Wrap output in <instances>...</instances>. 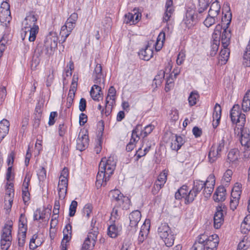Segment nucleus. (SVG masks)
I'll return each mask as SVG.
<instances>
[{
    "instance_id": "obj_60",
    "label": "nucleus",
    "mask_w": 250,
    "mask_h": 250,
    "mask_svg": "<svg viewBox=\"0 0 250 250\" xmlns=\"http://www.w3.org/2000/svg\"><path fill=\"white\" fill-rule=\"evenodd\" d=\"M203 188H204V189H203V193L205 197H206V198H208V197H210V196L211 195V194L212 193L213 189H214L212 188H210V187L206 188V187H204Z\"/></svg>"
},
{
    "instance_id": "obj_47",
    "label": "nucleus",
    "mask_w": 250,
    "mask_h": 250,
    "mask_svg": "<svg viewBox=\"0 0 250 250\" xmlns=\"http://www.w3.org/2000/svg\"><path fill=\"white\" fill-rule=\"evenodd\" d=\"M45 213L42 212L40 209H37L34 214V220H39L45 218Z\"/></svg>"
},
{
    "instance_id": "obj_50",
    "label": "nucleus",
    "mask_w": 250,
    "mask_h": 250,
    "mask_svg": "<svg viewBox=\"0 0 250 250\" xmlns=\"http://www.w3.org/2000/svg\"><path fill=\"white\" fill-rule=\"evenodd\" d=\"M92 210V206L90 204H87L85 205L83 209V212L87 218L90 216Z\"/></svg>"
},
{
    "instance_id": "obj_4",
    "label": "nucleus",
    "mask_w": 250,
    "mask_h": 250,
    "mask_svg": "<svg viewBox=\"0 0 250 250\" xmlns=\"http://www.w3.org/2000/svg\"><path fill=\"white\" fill-rule=\"evenodd\" d=\"M12 224H5L1 234L0 248L2 250H8L11 244Z\"/></svg>"
},
{
    "instance_id": "obj_57",
    "label": "nucleus",
    "mask_w": 250,
    "mask_h": 250,
    "mask_svg": "<svg viewBox=\"0 0 250 250\" xmlns=\"http://www.w3.org/2000/svg\"><path fill=\"white\" fill-rule=\"evenodd\" d=\"M232 175V171L230 169H228L224 173L223 178L226 182H229L231 180V177Z\"/></svg>"
},
{
    "instance_id": "obj_22",
    "label": "nucleus",
    "mask_w": 250,
    "mask_h": 250,
    "mask_svg": "<svg viewBox=\"0 0 250 250\" xmlns=\"http://www.w3.org/2000/svg\"><path fill=\"white\" fill-rule=\"evenodd\" d=\"M101 84L100 85L97 83H95V84L91 87L90 94L93 100L97 101H99V99L101 97L100 93L101 92Z\"/></svg>"
},
{
    "instance_id": "obj_55",
    "label": "nucleus",
    "mask_w": 250,
    "mask_h": 250,
    "mask_svg": "<svg viewBox=\"0 0 250 250\" xmlns=\"http://www.w3.org/2000/svg\"><path fill=\"white\" fill-rule=\"evenodd\" d=\"M174 11H172L170 9H168L167 10H166L165 12L164 17H163V21L164 22H167L171 17V15L173 14Z\"/></svg>"
},
{
    "instance_id": "obj_64",
    "label": "nucleus",
    "mask_w": 250,
    "mask_h": 250,
    "mask_svg": "<svg viewBox=\"0 0 250 250\" xmlns=\"http://www.w3.org/2000/svg\"><path fill=\"white\" fill-rule=\"evenodd\" d=\"M57 113L56 112H51L49 116L48 124L49 125H52L54 124L55 121V118L57 117Z\"/></svg>"
},
{
    "instance_id": "obj_48",
    "label": "nucleus",
    "mask_w": 250,
    "mask_h": 250,
    "mask_svg": "<svg viewBox=\"0 0 250 250\" xmlns=\"http://www.w3.org/2000/svg\"><path fill=\"white\" fill-rule=\"evenodd\" d=\"M167 172L166 170H163L158 176V182H161L162 183H166L167 180Z\"/></svg>"
},
{
    "instance_id": "obj_38",
    "label": "nucleus",
    "mask_w": 250,
    "mask_h": 250,
    "mask_svg": "<svg viewBox=\"0 0 250 250\" xmlns=\"http://www.w3.org/2000/svg\"><path fill=\"white\" fill-rule=\"evenodd\" d=\"M222 29V27L220 24H218L216 26L212 34V38L214 40H217L220 41Z\"/></svg>"
},
{
    "instance_id": "obj_37",
    "label": "nucleus",
    "mask_w": 250,
    "mask_h": 250,
    "mask_svg": "<svg viewBox=\"0 0 250 250\" xmlns=\"http://www.w3.org/2000/svg\"><path fill=\"white\" fill-rule=\"evenodd\" d=\"M141 126L140 125H137L136 128L133 130L132 132L131 138L130 139V142H131L132 144H134L135 145L137 142L140 138L137 134V132L139 131V128Z\"/></svg>"
},
{
    "instance_id": "obj_19",
    "label": "nucleus",
    "mask_w": 250,
    "mask_h": 250,
    "mask_svg": "<svg viewBox=\"0 0 250 250\" xmlns=\"http://www.w3.org/2000/svg\"><path fill=\"white\" fill-rule=\"evenodd\" d=\"M10 123L6 119H3L0 122V142L8 134L9 130Z\"/></svg>"
},
{
    "instance_id": "obj_45",
    "label": "nucleus",
    "mask_w": 250,
    "mask_h": 250,
    "mask_svg": "<svg viewBox=\"0 0 250 250\" xmlns=\"http://www.w3.org/2000/svg\"><path fill=\"white\" fill-rule=\"evenodd\" d=\"M124 22L126 23L135 24L134 15L133 13H128L125 15Z\"/></svg>"
},
{
    "instance_id": "obj_21",
    "label": "nucleus",
    "mask_w": 250,
    "mask_h": 250,
    "mask_svg": "<svg viewBox=\"0 0 250 250\" xmlns=\"http://www.w3.org/2000/svg\"><path fill=\"white\" fill-rule=\"evenodd\" d=\"M153 51L147 45L145 49H143L139 52L140 58L145 61L149 60L153 56Z\"/></svg>"
},
{
    "instance_id": "obj_16",
    "label": "nucleus",
    "mask_w": 250,
    "mask_h": 250,
    "mask_svg": "<svg viewBox=\"0 0 250 250\" xmlns=\"http://www.w3.org/2000/svg\"><path fill=\"white\" fill-rule=\"evenodd\" d=\"M141 218V213L138 210H134L130 213L129 218L130 220L129 226L135 229L138 226Z\"/></svg>"
},
{
    "instance_id": "obj_46",
    "label": "nucleus",
    "mask_w": 250,
    "mask_h": 250,
    "mask_svg": "<svg viewBox=\"0 0 250 250\" xmlns=\"http://www.w3.org/2000/svg\"><path fill=\"white\" fill-rule=\"evenodd\" d=\"M150 228V222L149 220H146L141 228V232H144L145 234H148Z\"/></svg>"
},
{
    "instance_id": "obj_33",
    "label": "nucleus",
    "mask_w": 250,
    "mask_h": 250,
    "mask_svg": "<svg viewBox=\"0 0 250 250\" xmlns=\"http://www.w3.org/2000/svg\"><path fill=\"white\" fill-rule=\"evenodd\" d=\"M219 20V18L218 17L208 14V16L204 21V23L206 27H209L213 25L215 23L217 22Z\"/></svg>"
},
{
    "instance_id": "obj_59",
    "label": "nucleus",
    "mask_w": 250,
    "mask_h": 250,
    "mask_svg": "<svg viewBox=\"0 0 250 250\" xmlns=\"http://www.w3.org/2000/svg\"><path fill=\"white\" fill-rule=\"evenodd\" d=\"M239 200L230 198L229 207L230 208L234 211L238 205Z\"/></svg>"
},
{
    "instance_id": "obj_17",
    "label": "nucleus",
    "mask_w": 250,
    "mask_h": 250,
    "mask_svg": "<svg viewBox=\"0 0 250 250\" xmlns=\"http://www.w3.org/2000/svg\"><path fill=\"white\" fill-rule=\"evenodd\" d=\"M221 111V106L218 104H216L212 115V125L214 128H216L220 123Z\"/></svg>"
},
{
    "instance_id": "obj_54",
    "label": "nucleus",
    "mask_w": 250,
    "mask_h": 250,
    "mask_svg": "<svg viewBox=\"0 0 250 250\" xmlns=\"http://www.w3.org/2000/svg\"><path fill=\"white\" fill-rule=\"evenodd\" d=\"M71 31H68V29H64L63 30V26L61 28L60 35L62 36V38H63V42H64L66 39L68 37V36L70 35Z\"/></svg>"
},
{
    "instance_id": "obj_5",
    "label": "nucleus",
    "mask_w": 250,
    "mask_h": 250,
    "mask_svg": "<svg viewBox=\"0 0 250 250\" xmlns=\"http://www.w3.org/2000/svg\"><path fill=\"white\" fill-rule=\"evenodd\" d=\"M230 116L233 123H235L238 125V128L241 129L244 126L246 122V116L241 113L240 106L238 104H235L232 108Z\"/></svg>"
},
{
    "instance_id": "obj_18",
    "label": "nucleus",
    "mask_w": 250,
    "mask_h": 250,
    "mask_svg": "<svg viewBox=\"0 0 250 250\" xmlns=\"http://www.w3.org/2000/svg\"><path fill=\"white\" fill-rule=\"evenodd\" d=\"M226 189L223 186H219L213 194V199L215 202H223L226 199Z\"/></svg>"
},
{
    "instance_id": "obj_1",
    "label": "nucleus",
    "mask_w": 250,
    "mask_h": 250,
    "mask_svg": "<svg viewBox=\"0 0 250 250\" xmlns=\"http://www.w3.org/2000/svg\"><path fill=\"white\" fill-rule=\"evenodd\" d=\"M116 165V161L114 156H111L108 159L103 158L99 165L96 184L100 186H105L115 169Z\"/></svg>"
},
{
    "instance_id": "obj_13",
    "label": "nucleus",
    "mask_w": 250,
    "mask_h": 250,
    "mask_svg": "<svg viewBox=\"0 0 250 250\" xmlns=\"http://www.w3.org/2000/svg\"><path fill=\"white\" fill-rule=\"evenodd\" d=\"M201 19L200 14H199V15L197 14L195 15L193 10H188L186 15V19L185 20V24L188 28H191Z\"/></svg>"
},
{
    "instance_id": "obj_9",
    "label": "nucleus",
    "mask_w": 250,
    "mask_h": 250,
    "mask_svg": "<svg viewBox=\"0 0 250 250\" xmlns=\"http://www.w3.org/2000/svg\"><path fill=\"white\" fill-rule=\"evenodd\" d=\"M89 145L88 131L86 130H81L77 139V149L83 151L87 148Z\"/></svg>"
},
{
    "instance_id": "obj_26",
    "label": "nucleus",
    "mask_w": 250,
    "mask_h": 250,
    "mask_svg": "<svg viewBox=\"0 0 250 250\" xmlns=\"http://www.w3.org/2000/svg\"><path fill=\"white\" fill-rule=\"evenodd\" d=\"M239 151L238 149L234 148L231 149L228 155V161L232 164L236 163L238 160L239 156Z\"/></svg>"
},
{
    "instance_id": "obj_51",
    "label": "nucleus",
    "mask_w": 250,
    "mask_h": 250,
    "mask_svg": "<svg viewBox=\"0 0 250 250\" xmlns=\"http://www.w3.org/2000/svg\"><path fill=\"white\" fill-rule=\"evenodd\" d=\"M7 95L6 87L2 86L0 87V104L4 101Z\"/></svg>"
},
{
    "instance_id": "obj_62",
    "label": "nucleus",
    "mask_w": 250,
    "mask_h": 250,
    "mask_svg": "<svg viewBox=\"0 0 250 250\" xmlns=\"http://www.w3.org/2000/svg\"><path fill=\"white\" fill-rule=\"evenodd\" d=\"M185 54L183 52H180L178 54L177 59L176 60L177 63L178 65H181L184 62L185 58Z\"/></svg>"
},
{
    "instance_id": "obj_40",
    "label": "nucleus",
    "mask_w": 250,
    "mask_h": 250,
    "mask_svg": "<svg viewBox=\"0 0 250 250\" xmlns=\"http://www.w3.org/2000/svg\"><path fill=\"white\" fill-rule=\"evenodd\" d=\"M38 237L37 234H35L33 235L32 238L31 239L29 244V248L31 250H35L38 246H40L41 244L37 242V244L35 243L36 240Z\"/></svg>"
},
{
    "instance_id": "obj_42",
    "label": "nucleus",
    "mask_w": 250,
    "mask_h": 250,
    "mask_svg": "<svg viewBox=\"0 0 250 250\" xmlns=\"http://www.w3.org/2000/svg\"><path fill=\"white\" fill-rule=\"evenodd\" d=\"M219 42L220 41L217 40H213V42L211 46L210 55L211 56H214L216 54L219 48Z\"/></svg>"
},
{
    "instance_id": "obj_6",
    "label": "nucleus",
    "mask_w": 250,
    "mask_h": 250,
    "mask_svg": "<svg viewBox=\"0 0 250 250\" xmlns=\"http://www.w3.org/2000/svg\"><path fill=\"white\" fill-rule=\"evenodd\" d=\"M218 245L217 235L208 236V240L204 244H194L192 250H216Z\"/></svg>"
},
{
    "instance_id": "obj_44",
    "label": "nucleus",
    "mask_w": 250,
    "mask_h": 250,
    "mask_svg": "<svg viewBox=\"0 0 250 250\" xmlns=\"http://www.w3.org/2000/svg\"><path fill=\"white\" fill-rule=\"evenodd\" d=\"M18 246L19 247H23L24 245L26 233L18 232Z\"/></svg>"
},
{
    "instance_id": "obj_2",
    "label": "nucleus",
    "mask_w": 250,
    "mask_h": 250,
    "mask_svg": "<svg viewBox=\"0 0 250 250\" xmlns=\"http://www.w3.org/2000/svg\"><path fill=\"white\" fill-rule=\"evenodd\" d=\"M37 16L30 13L22 22V30L25 33L24 37L27 36L30 42L35 41L39 32V27L37 25Z\"/></svg>"
},
{
    "instance_id": "obj_63",
    "label": "nucleus",
    "mask_w": 250,
    "mask_h": 250,
    "mask_svg": "<svg viewBox=\"0 0 250 250\" xmlns=\"http://www.w3.org/2000/svg\"><path fill=\"white\" fill-rule=\"evenodd\" d=\"M87 119V117L85 114L83 113H81L79 116V123L80 125H83L86 123Z\"/></svg>"
},
{
    "instance_id": "obj_27",
    "label": "nucleus",
    "mask_w": 250,
    "mask_h": 250,
    "mask_svg": "<svg viewBox=\"0 0 250 250\" xmlns=\"http://www.w3.org/2000/svg\"><path fill=\"white\" fill-rule=\"evenodd\" d=\"M242 108L244 112L250 110V90L245 94L242 103Z\"/></svg>"
},
{
    "instance_id": "obj_36",
    "label": "nucleus",
    "mask_w": 250,
    "mask_h": 250,
    "mask_svg": "<svg viewBox=\"0 0 250 250\" xmlns=\"http://www.w3.org/2000/svg\"><path fill=\"white\" fill-rule=\"evenodd\" d=\"M118 206L116 205V206L113 208L111 213V219L114 222H115L116 220L119 219L120 217L121 210Z\"/></svg>"
},
{
    "instance_id": "obj_25",
    "label": "nucleus",
    "mask_w": 250,
    "mask_h": 250,
    "mask_svg": "<svg viewBox=\"0 0 250 250\" xmlns=\"http://www.w3.org/2000/svg\"><path fill=\"white\" fill-rule=\"evenodd\" d=\"M121 231V228L117 227L115 224L110 225L107 229V235L111 238L117 237Z\"/></svg>"
},
{
    "instance_id": "obj_28",
    "label": "nucleus",
    "mask_w": 250,
    "mask_h": 250,
    "mask_svg": "<svg viewBox=\"0 0 250 250\" xmlns=\"http://www.w3.org/2000/svg\"><path fill=\"white\" fill-rule=\"evenodd\" d=\"M229 51L227 47H223L220 51L219 60L221 62L222 64H225L229 59Z\"/></svg>"
},
{
    "instance_id": "obj_58",
    "label": "nucleus",
    "mask_w": 250,
    "mask_h": 250,
    "mask_svg": "<svg viewBox=\"0 0 250 250\" xmlns=\"http://www.w3.org/2000/svg\"><path fill=\"white\" fill-rule=\"evenodd\" d=\"M86 107V102L84 98H81L80 101L79 108L81 111H84L85 110Z\"/></svg>"
},
{
    "instance_id": "obj_10",
    "label": "nucleus",
    "mask_w": 250,
    "mask_h": 250,
    "mask_svg": "<svg viewBox=\"0 0 250 250\" xmlns=\"http://www.w3.org/2000/svg\"><path fill=\"white\" fill-rule=\"evenodd\" d=\"M224 147V140H222L217 146H212L211 147L208 155L209 162L210 163H214L220 156V152Z\"/></svg>"
},
{
    "instance_id": "obj_12",
    "label": "nucleus",
    "mask_w": 250,
    "mask_h": 250,
    "mask_svg": "<svg viewBox=\"0 0 250 250\" xmlns=\"http://www.w3.org/2000/svg\"><path fill=\"white\" fill-rule=\"evenodd\" d=\"M227 207L225 205H221L216 208V211L214 215V226L216 229L220 228L224 221L223 212L226 211Z\"/></svg>"
},
{
    "instance_id": "obj_30",
    "label": "nucleus",
    "mask_w": 250,
    "mask_h": 250,
    "mask_svg": "<svg viewBox=\"0 0 250 250\" xmlns=\"http://www.w3.org/2000/svg\"><path fill=\"white\" fill-rule=\"evenodd\" d=\"M188 191V188L187 186L184 185L181 187L175 193V197L176 199H181L185 198Z\"/></svg>"
},
{
    "instance_id": "obj_53",
    "label": "nucleus",
    "mask_w": 250,
    "mask_h": 250,
    "mask_svg": "<svg viewBox=\"0 0 250 250\" xmlns=\"http://www.w3.org/2000/svg\"><path fill=\"white\" fill-rule=\"evenodd\" d=\"M244 64L247 66H250V52H245L243 56Z\"/></svg>"
},
{
    "instance_id": "obj_7",
    "label": "nucleus",
    "mask_w": 250,
    "mask_h": 250,
    "mask_svg": "<svg viewBox=\"0 0 250 250\" xmlns=\"http://www.w3.org/2000/svg\"><path fill=\"white\" fill-rule=\"evenodd\" d=\"M10 5L6 1H3L0 8V21L5 26L10 22L11 19Z\"/></svg>"
},
{
    "instance_id": "obj_20",
    "label": "nucleus",
    "mask_w": 250,
    "mask_h": 250,
    "mask_svg": "<svg viewBox=\"0 0 250 250\" xmlns=\"http://www.w3.org/2000/svg\"><path fill=\"white\" fill-rule=\"evenodd\" d=\"M231 31L228 29V26L225 29L221 36V42L223 47H228L230 43L231 38Z\"/></svg>"
},
{
    "instance_id": "obj_15",
    "label": "nucleus",
    "mask_w": 250,
    "mask_h": 250,
    "mask_svg": "<svg viewBox=\"0 0 250 250\" xmlns=\"http://www.w3.org/2000/svg\"><path fill=\"white\" fill-rule=\"evenodd\" d=\"M93 77L95 83L100 85L103 84L104 85V80L102 73V67L101 64H97L94 69Z\"/></svg>"
},
{
    "instance_id": "obj_52",
    "label": "nucleus",
    "mask_w": 250,
    "mask_h": 250,
    "mask_svg": "<svg viewBox=\"0 0 250 250\" xmlns=\"http://www.w3.org/2000/svg\"><path fill=\"white\" fill-rule=\"evenodd\" d=\"M208 237L204 234H201L199 235L198 237V242H195L194 244H204L208 240Z\"/></svg>"
},
{
    "instance_id": "obj_14",
    "label": "nucleus",
    "mask_w": 250,
    "mask_h": 250,
    "mask_svg": "<svg viewBox=\"0 0 250 250\" xmlns=\"http://www.w3.org/2000/svg\"><path fill=\"white\" fill-rule=\"evenodd\" d=\"M109 195L113 201L117 202V206L122 207L124 208L125 206H123L125 201H127V198L125 197L118 189L112 190L109 192Z\"/></svg>"
},
{
    "instance_id": "obj_56",
    "label": "nucleus",
    "mask_w": 250,
    "mask_h": 250,
    "mask_svg": "<svg viewBox=\"0 0 250 250\" xmlns=\"http://www.w3.org/2000/svg\"><path fill=\"white\" fill-rule=\"evenodd\" d=\"M116 93V91L113 86H110L108 89V94L107 97L109 98V100H115V96Z\"/></svg>"
},
{
    "instance_id": "obj_31",
    "label": "nucleus",
    "mask_w": 250,
    "mask_h": 250,
    "mask_svg": "<svg viewBox=\"0 0 250 250\" xmlns=\"http://www.w3.org/2000/svg\"><path fill=\"white\" fill-rule=\"evenodd\" d=\"M241 229L242 232L245 234L250 230V214L244 218L241 225Z\"/></svg>"
},
{
    "instance_id": "obj_24",
    "label": "nucleus",
    "mask_w": 250,
    "mask_h": 250,
    "mask_svg": "<svg viewBox=\"0 0 250 250\" xmlns=\"http://www.w3.org/2000/svg\"><path fill=\"white\" fill-rule=\"evenodd\" d=\"M221 6L219 1L216 0L211 3L208 11V14L218 17V16L220 12Z\"/></svg>"
},
{
    "instance_id": "obj_29",
    "label": "nucleus",
    "mask_w": 250,
    "mask_h": 250,
    "mask_svg": "<svg viewBox=\"0 0 250 250\" xmlns=\"http://www.w3.org/2000/svg\"><path fill=\"white\" fill-rule=\"evenodd\" d=\"M211 1L212 0H198V13L201 14L206 10Z\"/></svg>"
},
{
    "instance_id": "obj_49",
    "label": "nucleus",
    "mask_w": 250,
    "mask_h": 250,
    "mask_svg": "<svg viewBox=\"0 0 250 250\" xmlns=\"http://www.w3.org/2000/svg\"><path fill=\"white\" fill-rule=\"evenodd\" d=\"M23 216L22 214H21V217L20 219V224H19V232H23V233H26L27 231V226L25 225L23 222V221H21V218Z\"/></svg>"
},
{
    "instance_id": "obj_43",
    "label": "nucleus",
    "mask_w": 250,
    "mask_h": 250,
    "mask_svg": "<svg viewBox=\"0 0 250 250\" xmlns=\"http://www.w3.org/2000/svg\"><path fill=\"white\" fill-rule=\"evenodd\" d=\"M13 199H12L11 197L4 198V209L6 210L7 213H9L11 210Z\"/></svg>"
},
{
    "instance_id": "obj_11",
    "label": "nucleus",
    "mask_w": 250,
    "mask_h": 250,
    "mask_svg": "<svg viewBox=\"0 0 250 250\" xmlns=\"http://www.w3.org/2000/svg\"><path fill=\"white\" fill-rule=\"evenodd\" d=\"M202 184L199 183H194L192 188L188 191L185 199V203L186 204H189L192 203L197 195L202 190Z\"/></svg>"
},
{
    "instance_id": "obj_32",
    "label": "nucleus",
    "mask_w": 250,
    "mask_h": 250,
    "mask_svg": "<svg viewBox=\"0 0 250 250\" xmlns=\"http://www.w3.org/2000/svg\"><path fill=\"white\" fill-rule=\"evenodd\" d=\"M165 40V33L163 32L160 33L158 35L157 42L155 44V49L157 51H159L162 48L164 42Z\"/></svg>"
},
{
    "instance_id": "obj_35",
    "label": "nucleus",
    "mask_w": 250,
    "mask_h": 250,
    "mask_svg": "<svg viewBox=\"0 0 250 250\" xmlns=\"http://www.w3.org/2000/svg\"><path fill=\"white\" fill-rule=\"evenodd\" d=\"M250 246V241H248V238L245 236L243 240L240 242L238 245L237 250H246Z\"/></svg>"
},
{
    "instance_id": "obj_3",
    "label": "nucleus",
    "mask_w": 250,
    "mask_h": 250,
    "mask_svg": "<svg viewBox=\"0 0 250 250\" xmlns=\"http://www.w3.org/2000/svg\"><path fill=\"white\" fill-rule=\"evenodd\" d=\"M158 232L167 247H171L173 245L175 237L167 224L162 223L158 228Z\"/></svg>"
},
{
    "instance_id": "obj_39",
    "label": "nucleus",
    "mask_w": 250,
    "mask_h": 250,
    "mask_svg": "<svg viewBox=\"0 0 250 250\" xmlns=\"http://www.w3.org/2000/svg\"><path fill=\"white\" fill-rule=\"evenodd\" d=\"M13 187L14 185L13 183H10L8 184V186L6 189V193L4 197L5 198L7 197H11L12 199H13L14 195V190Z\"/></svg>"
},
{
    "instance_id": "obj_34",
    "label": "nucleus",
    "mask_w": 250,
    "mask_h": 250,
    "mask_svg": "<svg viewBox=\"0 0 250 250\" xmlns=\"http://www.w3.org/2000/svg\"><path fill=\"white\" fill-rule=\"evenodd\" d=\"M199 98V95L197 91H192L190 93L188 97V103L190 106H193L197 103V100Z\"/></svg>"
},
{
    "instance_id": "obj_8",
    "label": "nucleus",
    "mask_w": 250,
    "mask_h": 250,
    "mask_svg": "<svg viewBox=\"0 0 250 250\" xmlns=\"http://www.w3.org/2000/svg\"><path fill=\"white\" fill-rule=\"evenodd\" d=\"M98 233L99 231H97V229L95 228L94 229L93 235L91 233H88L81 250H92L95 247Z\"/></svg>"
},
{
    "instance_id": "obj_41",
    "label": "nucleus",
    "mask_w": 250,
    "mask_h": 250,
    "mask_svg": "<svg viewBox=\"0 0 250 250\" xmlns=\"http://www.w3.org/2000/svg\"><path fill=\"white\" fill-rule=\"evenodd\" d=\"M77 205H78V203H77V201H76L75 200H73L72 201V202L70 205L69 209V216L72 217V216H74L76 211Z\"/></svg>"
},
{
    "instance_id": "obj_23",
    "label": "nucleus",
    "mask_w": 250,
    "mask_h": 250,
    "mask_svg": "<svg viewBox=\"0 0 250 250\" xmlns=\"http://www.w3.org/2000/svg\"><path fill=\"white\" fill-rule=\"evenodd\" d=\"M194 183H199L202 184V190L203 189L204 187H208L210 188L214 189V185L215 183V176L213 174H210L208 177L206 181L205 182L200 181V180H196L194 182Z\"/></svg>"
},
{
    "instance_id": "obj_61",
    "label": "nucleus",
    "mask_w": 250,
    "mask_h": 250,
    "mask_svg": "<svg viewBox=\"0 0 250 250\" xmlns=\"http://www.w3.org/2000/svg\"><path fill=\"white\" fill-rule=\"evenodd\" d=\"M75 24L72 22V21H66L65 24L63 25V30L64 29H68V31H72L73 28H74Z\"/></svg>"
}]
</instances>
